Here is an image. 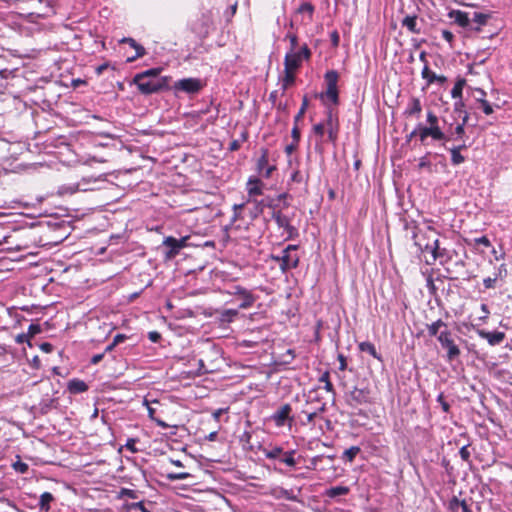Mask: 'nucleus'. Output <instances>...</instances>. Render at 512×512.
<instances>
[{"label": "nucleus", "instance_id": "nucleus-1", "mask_svg": "<svg viewBox=\"0 0 512 512\" xmlns=\"http://www.w3.org/2000/svg\"><path fill=\"white\" fill-rule=\"evenodd\" d=\"M407 229H410V226L407 225ZM412 229V239L414 240V245L418 248L419 251L430 252L432 262L426 260L427 264H432L438 258L443 257L446 254L445 248L439 247V240L437 238H433L432 236L436 234V231L431 226H427L425 229H421L417 225H413Z\"/></svg>", "mask_w": 512, "mask_h": 512}, {"label": "nucleus", "instance_id": "nucleus-2", "mask_svg": "<svg viewBox=\"0 0 512 512\" xmlns=\"http://www.w3.org/2000/svg\"><path fill=\"white\" fill-rule=\"evenodd\" d=\"M324 79L326 83V91L320 94V99L326 106L327 110L328 107H332L331 105H337L339 103L337 86L339 75L337 71L329 70L325 73Z\"/></svg>", "mask_w": 512, "mask_h": 512}, {"label": "nucleus", "instance_id": "nucleus-3", "mask_svg": "<svg viewBox=\"0 0 512 512\" xmlns=\"http://www.w3.org/2000/svg\"><path fill=\"white\" fill-rule=\"evenodd\" d=\"M312 52L307 44H303L297 51H287L284 57V67L297 71L303 61H308L311 58Z\"/></svg>", "mask_w": 512, "mask_h": 512}, {"label": "nucleus", "instance_id": "nucleus-4", "mask_svg": "<svg viewBox=\"0 0 512 512\" xmlns=\"http://www.w3.org/2000/svg\"><path fill=\"white\" fill-rule=\"evenodd\" d=\"M223 293L238 298L240 300L238 308L242 310L251 308L258 298L251 290L240 285H232Z\"/></svg>", "mask_w": 512, "mask_h": 512}, {"label": "nucleus", "instance_id": "nucleus-5", "mask_svg": "<svg viewBox=\"0 0 512 512\" xmlns=\"http://www.w3.org/2000/svg\"><path fill=\"white\" fill-rule=\"evenodd\" d=\"M267 206L273 209L272 211V219L276 222L277 226L280 229L284 230L286 239H291L297 233V230L294 226L291 225V219L285 215L281 209H277L276 205L272 203H268Z\"/></svg>", "mask_w": 512, "mask_h": 512}, {"label": "nucleus", "instance_id": "nucleus-6", "mask_svg": "<svg viewBox=\"0 0 512 512\" xmlns=\"http://www.w3.org/2000/svg\"><path fill=\"white\" fill-rule=\"evenodd\" d=\"M438 341L443 349L447 350V360L453 361L460 355V349L456 345L453 334L450 330H442L438 335Z\"/></svg>", "mask_w": 512, "mask_h": 512}, {"label": "nucleus", "instance_id": "nucleus-7", "mask_svg": "<svg viewBox=\"0 0 512 512\" xmlns=\"http://www.w3.org/2000/svg\"><path fill=\"white\" fill-rule=\"evenodd\" d=\"M133 81L137 85L139 91L146 95L156 93L162 90L165 86L164 79H150L142 77V75H135Z\"/></svg>", "mask_w": 512, "mask_h": 512}, {"label": "nucleus", "instance_id": "nucleus-8", "mask_svg": "<svg viewBox=\"0 0 512 512\" xmlns=\"http://www.w3.org/2000/svg\"><path fill=\"white\" fill-rule=\"evenodd\" d=\"M297 245H288L281 251V263L280 270L282 272H287L291 269H294L299 264V256L297 254Z\"/></svg>", "mask_w": 512, "mask_h": 512}, {"label": "nucleus", "instance_id": "nucleus-9", "mask_svg": "<svg viewBox=\"0 0 512 512\" xmlns=\"http://www.w3.org/2000/svg\"><path fill=\"white\" fill-rule=\"evenodd\" d=\"M204 87V82L198 78H184L174 83V90L181 91L186 94H197Z\"/></svg>", "mask_w": 512, "mask_h": 512}, {"label": "nucleus", "instance_id": "nucleus-10", "mask_svg": "<svg viewBox=\"0 0 512 512\" xmlns=\"http://www.w3.org/2000/svg\"><path fill=\"white\" fill-rule=\"evenodd\" d=\"M291 412V405L284 404L270 416V419L274 422L276 427H283L286 424L291 426L294 421V418L291 416Z\"/></svg>", "mask_w": 512, "mask_h": 512}, {"label": "nucleus", "instance_id": "nucleus-11", "mask_svg": "<svg viewBox=\"0 0 512 512\" xmlns=\"http://www.w3.org/2000/svg\"><path fill=\"white\" fill-rule=\"evenodd\" d=\"M324 125L325 129L327 130L328 140L332 143H335L338 137L339 124L333 107H328L326 110V120Z\"/></svg>", "mask_w": 512, "mask_h": 512}, {"label": "nucleus", "instance_id": "nucleus-12", "mask_svg": "<svg viewBox=\"0 0 512 512\" xmlns=\"http://www.w3.org/2000/svg\"><path fill=\"white\" fill-rule=\"evenodd\" d=\"M370 400V391L354 387L346 396L347 404L351 407H357L368 403Z\"/></svg>", "mask_w": 512, "mask_h": 512}, {"label": "nucleus", "instance_id": "nucleus-13", "mask_svg": "<svg viewBox=\"0 0 512 512\" xmlns=\"http://www.w3.org/2000/svg\"><path fill=\"white\" fill-rule=\"evenodd\" d=\"M276 169L274 165H269L268 150L262 149L261 156L257 160V171L263 178H270L273 171Z\"/></svg>", "mask_w": 512, "mask_h": 512}, {"label": "nucleus", "instance_id": "nucleus-14", "mask_svg": "<svg viewBox=\"0 0 512 512\" xmlns=\"http://www.w3.org/2000/svg\"><path fill=\"white\" fill-rule=\"evenodd\" d=\"M216 320L220 325H227L235 321L239 315L238 309H223L215 312Z\"/></svg>", "mask_w": 512, "mask_h": 512}, {"label": "nucleus", "instance_id": "nucleus-15", "mask_svg": "<svg viewBox=\"0 0 512 512\" xmlns=\"http://www.w3.org/2000/svg\"><path fill=\"white\" fill-rule=\"evenodd\" d=\"M427 123L429 124V126H427L429 129H433V131H437L436 134L434 135V140H448L445 133L441 130V128L439 126L438 117L434 112H432V111L427 112Z\"/></svg>", "mask_w": 512, "mask_h": 512}, {"label": "nucleus", "instance_id": "nucleus-16", "mask_svg": "<svg viewBox=\"0 0 512 512\" xmlns=\"http://www.w3.org/2000/svg\"><path fill=\"white\" fill-rule=\"evenodd\" d=\"M163 245L168 248V250L165 252L166 260L174 259L181 251L177 245L176 238L172 236L165 237L163 240Z\"/></svg>", "mask_w": 512, "mask_h": 512}, {"label": "nucleus", "instance_id": "nucleus-17", "mask_svg": "<svg viewBox=\"0 0 512 512\" xmlns=\"http://www.w3.org/2000/svg\"><path fill=\"white\" fill-rule=\"evenodd\" d=\"M477 333L481 338L487 340V342L492 346L500 344L505 338V334L500 331L489 332L485 330H478Z\"/></svg>", "mask_w": 512, "mask_h": 512}, {"label": "nucleus", "instance_id": "nucleus-18", "mask_svg": "<svg viewBox=\"0 0 512 512\" xmlns=\"http://www.w3.org/2000/svg\"><path fill=\"white\" fill-rule=\"evenodd\" d=\"M265 207L264 201H257V200H251L248 199L245 204V209L249 212V217L251 220L256 219L259 217L260 214H262L263 209Z\"/></svg>", "mask_w": 512, "mask_h": 512}, {"label": "nucleus", "instance_id": "nucleus-19", "mask_svg": "<svg viewBox=\"0 0 512 512\" xmlns=\"http://www.w3.org/2000/svg\"><path fill=\"white\" fill-rule=\"evenodd\" d=\"M263 182L257 177H250L247 182V193L249 197L262 195L263 193Z\"/></svg>", "mask_w": 512, "mask_h": 512}, {"label": "nucleus", "instance_id": "nucleus-20", "mask_svg": "<svg viewBox=\"0 0 512 512\" xmlns=\"http://www.w3.org/2000/svg\"><path fill=\"white\" fill-rule=\"evenodd\" d=\"M421 75H422L423 79L427 80L428 85H430L434 82H438V83L442 84L447 80V78L445 76L437 75L436 73L431 71L427 64L422 69Z\"/></svg>", "mask_w": 512, "mask_h": 512}, {"label": "nucleus", "instance_id": "nucleus-21", "mask_svg": "<svg viewBox=\"0 0 512 512\" xmlns=\"http://www.w3.org/2000/svg\"><path fill=\"white\" fill-rule=\"evenodd\" d=\"M401 24L403 27H406L411 33H414V34L421 33V28L418 26L416 15L405 16L403 18V20L401 21Z\"/></svg>", "mask_w": 512, "mask_h": 512}, {"label": "nucleus", "instance_id": "nucleus-22", "mask_svg": "<svg viewBox=\"0 0 512 512\" xmlns=\"http://www.w3.org/2000/svg\"><path fill=\"white\" fill-rule=\"evenodd\" d=\"M422 111V105L418 98H411L408 106L405 110V115L407 116H417L419 117Z\"/></svg>", "mask_w": 512, "mask_h": 512}, {"label": "nucleus", "instance_id": "nucleus-23", "mask_svg": "<svg viewBox=\"0 0 512 512\" xmlns=\"http://www.w3.org/2000/svg\"><path fill=\"white\" fill-rule=\"evenodd\" d=\"M68 390L70 393L78 394L88 390V385L80 379H72L68 382Z\"/></svg>", "mask_w": 512, "mask_h": 512}, {"label": "nucleus", "instance_id": "nucleus-24", "mask_svg": "<svg viewBox=\"0 0 512 512\" xmlns=\"http://www.w3.org/2000/svg\"><path fill=\"white\" fill-rule=\"evenodd\" d=\"M448 329L447 324L442 321L441 319H438L437 321L427 325V331L429 336L434 337L436 336L438 338L439 333L442 330Z\"/></svg>", "mask_w": 512, "mask_h": 512}, {"label": "nucleus", "instance_id": "nucleus-25", "mask_svg": "<svg viewBox=\"0 0 512 512\" xmlns=\"http://www.w3.org/2000/svg\"><path fill=\"white\" fill-rule=\"evenodd\" d=\"M309 179V174L307 172H303L299 169V167H295L290 175V182L293 183H307Z\"/></svg>", "mask_w": 512, "mask_h": 512}, {"label": "nucleus", "instance_id": "nucleus-26", "mask_svg": "<svg viewBox=\"0 0 512 512\" xmlns=\"http://www.w3.org/2000/svg\"><path fill=\"white\" fill-rule=\"evenodd\" d=\"M296 71L284 67V76L281 80L282 90L285 91L294 84Z\"/></svg>", "mask_w": 512, "mask_h": 512}, {"label": "nucleus", "instance_id": "nucleus-27", "mask_svg": "<svg viewBox=\"0 0 512 512\" xmlns=\"http://www.w3.org/2000/svg\"><path fill=\"white\" fill-rule=\"evenodd\" d=\"M324 411H325V405H322L317 411H313V412H308V411L303 410L302 414H304L305 418L301 419L300 423L304 426L313 424L317 415Z\"/></svg>", "mask_w": 512, "mask_h": 512}, {"label": "nucleus", "instance_id": "nucleus-28", "mask_svg": "<svg viewBox=\"0 0 512 512\" xmlns=\"http://www.w3.org/2000/svg\"><path fill=\"white\" fill-rule=\"evenodd\" d=\"M359 350L362 352L369 353L372 357L377 360H382L381 355L377 352L375 345L369 341L361 342L359 344Z\"/></svg>", "mask_w": 512, "mask_h": 512}, {"label": "nucleus", "instance_id": "nucleus-29", "mask_svg": "<svg viewBox=\"0 0 512 512\" xmlns=\"http://www.w3.org/2000/svg\"><path fill=\"white\" fill-rule=\"evenodd\" d=\"M295 454H296L295 450L284 451L282 453L281 457L279 458V462H281L289 467H295L297 464V461L295 459Z\"/></svg>", "mask_w": 512, "mask_h": 512}, {"label": "nucleus", "instance_id": "nucleus-30", "mask_svg": "<svg viewBox=\"0 0 512 512\" xmlns=\"http://www.w3.org/2000/svg\"><path fill=\"white\" fill-rule=\"evenodd\" d=\"M348 493L349 488L346 486H334L325 491V495L329 498L347 495Z\"/></svg>", "mask_w": 512, "mask_h": 512}, {"label": "nucleus", "instance_id": "nucleus-31", "mask_svg": "<svg viewBox=\"0 0 512 512\" xmlns=\"http://www.w3.org/2000/svg\"><path fill=\"white\" fill-rule=\"evenodd\" d=\"M54 500L53 495L50 492H44L40 496L39 508L42 511L48 512L50 510V503Z\"/></svg>", "mask_w": 512, "mask_h": 512}, {"label": "nucleus", "instance_id": "nucleus-32", "mask_svg": "<svg viewBox=\"0 0 512 512\" xmlns=\"http://www.w3.org/2000/svg\"><path fill=\"white\" fill-rule=\"evenodd\" d=\"M144 404L147 407L148 417L152 421H154L157 426H159L161 428H164V429L169 427V425L166 422H164L163 420L155 417L156 410L153 407L150 406V404H149V402L147 400L144 401Z\"/></svg>", "mask_w": 512, "mask_h": 512}, {"label": "nucleus", "instance_id": "nucleus-33", "mask_svg": "<svg viewBox=\"0 0 512 512\" xmlns=\"http://www.w3.org/2000/svg\"><path fill=\"white\" fill-rule=\"evenodd\" d=\"M418 136L421 142H424L428 137H431L434 140V135L437 131H433V129H429L422 124L417 125Z\"/></svg>", "mask_w": 512, "mask_h": 512}, {"label": "nucleus", "instance_id": "nucleus-34", "mask_svg": "<svg viewBox=\"0 0 512 512\" xmlns=\"http://www.w3.org/2000/svg\"><path fill=\"white\" fill-rule=\"evenodd\" d=\"M360 451L361 449L359 446H351L343 452L341 458L344 461L352 463Z\"/></svg>", "mask_w": 512, "mask_h": 512}, {"label": "nucleus", "instance_id": "nucleus-35", "mask_svg": "<svg viewBox=\"0 0 512 512\" xmlns=\"http://www.w3.org/2000/svg\"><path fill=\"white\" fill-rule=\"evenodd\" d=\"M297 13L306 15L308 22H311L314 14V6L310 2H304L297 9Z\"/></svg>", "mask_w": 512, "mask_h": 512}, {"label": "nucleus", "instance_id": "nucleus-36", "mask_svg": "<svg viewBox=\"0 0 512 512\" xmlns=\"http://www.w3.org/2000/svg\"><path fill=\"white\" fill-rule=\"evenodd\" d=\"M466 84V80L461 78V79H458L452 90H451V96L453 99H462V92H463V88Z\"/></svg>", "mask_w": 512, "mask_h": 512}, {"label": "nucleus", "instance_id": "nucleus-37", "mask_svg": "<svg viewBox=\"0 0 512 512\" xmlns=\"http://www.w3.org/2000/svg\"><path fill=\"white\" fill-rule=\"evenodd\" d=\"M262 451L267 459H278V460L281 457L282 453L284 452L283 448L280 446H274L271 449L263 448Z\"/></svg>", "mask_w": 512, "mask_h": 512}, {"label": "nucleus", "instance_id": "nucleus-38", "mask_svg": "<svg viewBox=\"0 0 512 512\" xmlns=\"http://www.w3.org/2000/svg\"><path fill=\"white\" fill-rule=\"evenodd\" d=\"M487 19H488V15L480 13V12H475L474 13V17H473V22L476 23L477 26L476 27H472L471 29L476 31V32H480L481 31V26L486 24Z\"/></svg>", "mask_w": 512, "mask_h": 512}, {"label": "nucleus", "instance_id": "nucleus-39", "mask_svg": "<svg viewBox=\"0 0 512 512\" xmlns=\"http://www.w3.org/2000/svg\"><path fill=\"white\" fill-rule=\"evenodd\" d=\"M454 20L461 27H468L470 25L468 14L463 11H456L454 13Z\"/></svg>", "mask_w": 512, "mask_h": 512}, {"label": "nucleus", "instance_id": "nucleus-40", "mask_svg": "<svg viewBox=\"0 0 512 512\" xmlns=\"http://www.w3.org/2000/svg\"><path fill=\"white\" fill-rule=\"evenodd\" d=\"M451 154V163L454 166H458L465 162V157L461 154V151H459V148H450L449 149Z\"/></svg>", "mask_w": 512, "mask_h": 512}, {"label": "nucleus", "instance_id": "nucleus-41", "mask_svg": "<svg viewBox=\"0 0 512 512\" xmlns=\"http://www.w3.org/2000/svg\"><path fill=\"white\" fill-rule=\"evenodd\" d=\"M123 41L129 43L130 46L136 50V55L132 58H129L128 59L129 61L134 60L135 58H138V57H142L145 54L144 47L139 45L134 39L125 38Z\"/></svg>", "mask_w": 512, "mask_h": 512}, {"label": "nucleus", "instance_id": "nucleus-42", "mask_svg": "<svg viewBox=\"0 0 512 512\" xmlns=\"http://www.w3.org/2000/svg\"><path fill=\"white\" fill-rule=\"evenodd\" d=\"M468 119H469V114L468 112H464V116L462 117V122L459 123L456 127H455V135L457 136L456 139L458 138H462L464 133H465V125L466 123L468 122Z\"/></svg>", "mask_w": 512, "mask_h": 512}, {"label": "nucleus", "instance_id": "nucleus-43", "mask_svg": "<svg viewBox=\"0 0 512 512\" xmlns=\"http://www.w3.org/2000/svg\"><path fill=\"white\" fill-rule=\"evenodd\" d=\"M319 382L324 383V389L327 392L335 393L334 386L330 381V374L328 371H325L319 378Z\"/></svg>", "mask_w": 512, "mask_h": 512}, {"label": "nucleus", "instance_id": "nucleus-44", "mask_svg": "<svg viewBox=\"0 0 512 512\" xmlns=\"http://www.w3.org/2000/svg\"><path fill=\"white\" fill-rule=\"evenodd\" d=\"M285 40H288L290 43V48L288 51H297L299 49L298 46V36L295 33L288 32L285 35Z\"/></svg>", "mask_w": 512, "mask_h": 512}, {"label": "nucleus", "instance_id": "nucleus-45", "mask_svg": "<svg viewBox=\"0 0 512 512\" xmlns=\"http://www.w3.org/2000/svg\"><path fill=\"white\" fill-rule=\"evenodd\" d=\"M307 108H308V99L306 96H304L302 105H301L298 113L294 117V123H298L303 118Z\"/></svg>", "mask_w": 512, "mask_h": 512}, {"label": "nucleus", "instance_id": "nucleus-46", "mask_svg": "<svg viewBox=\"0 0 512 512\" xmlns=\"http://www.w3.org/2000/svg\"><path fill=\"white\" fill-rule=\"evenodd\" d=\"M162 71L161 68H151V69H148L146 71H143L141 73H138L137 75H142V77H145V78H150V79H158V75L160 74V72Z\"/></svg>", "mask_w": 512, "mask_h": 512}, {"label": "nucleus", "instance_id": "nucleus-47", "mask_svg": "<svg viewBox=\"0 0 512 512\" xmlns=\"http://www.w3.org/2000/svg\"><path fill=\"white\" fill-rule=\"evenodd\" d=\"M190 476H191L190 473H187V472L168 473L167 479L171 480V481L185 480V479H188Z\"/></svg>", "mask_w": 512, "mask_h": 512}, {"label": "nucleus", "instance_id": "nucleus-48", "mask_svg": "<svg viewBox=\"0 0 512 512\" xmlns=\"http://www.w3.org/2000/svg\"><path fill=\"white\" fill-rule=\"evenodd\" d=\"M12 467H13V469H14L16 472L21 473V474H25V473H27V471H28V469H29L28 464H27V463H24V462H22V461H20V460H18V461H16V462H14V463L12 464Z\"/></svg>", "mask_w": 512, "mask_h": 512}, {"label": "nucleus", "instance_id": "nucleus-49", "mask_svg": "<svg viewBox=\"0 0 512 512\" xmlns=\"http://www.w3.org/2000/svg\"><path fill=\"white\" fill-rule=\"evenodd\" d=\"M476 101L481 104L483 112L486 115H490V114L493 113V107L491 106V104L486 99L476 98Z\"/></svg>", "mask_w": 512, "mask_h": 512}, {"label": "nucleus", "instance_id": "nucleus-50", "mask_svg": "<svg viewBox=\"0 0 512 512\" xmlns=\"http://www.w3.org/2000/svg\"><path fill=\"white\" fill-rule=\"evenodd\" d=\"M80 190H86V188H81L80 187V184H71V185H68V186H63L61 188V193H69V194H73L77 191H80Z\"/></svg>", "mask_w": 512, "mask_h": 512}, {"label": "nucleus", "instance_id": "nucleus-51", "mask_svg": "<svg viewBox=\"0 0 512 512\" xmlns=\"http://www.w3.org/2000/svg\"><path fill=\"white\" fill-rule=\"evenodd\" d=\"M246 140H247V133L243 132L242 133L241 141L240 140H233V141H231V143L229 145V150L230 151H237V150H239L240 147H241V143L246 141Z\"/></svg>", "mask_w": 512, "mask_h": 512}, {"label": "nucleus", "instance_id": "nucleus-52", "mask_svg": "<svg viewBox=\"0 0 512 512\" xmlns=\"http://www.w3.org/2000/svg\"><path fill=\"white\" fill-rule=\"evenodd\" d=\"M464 108H465V104H464L463 100L462 99H456V101L454 103V107H453L454 112L455 113H459V115L461 117H463L464 116V112H466L464 110Z\"/></svg>", "mask_w": 512, "mask_h": 512}, {"label": "nucleus", "instance_id": "nucleus-53", "mask_svg": "<svg viewBox=\"0 0 512 512\" xmlns=\"http://www.w3.org/2000/svg\"><path fill=\"white\" fill-rule=\"evenodd\" d=\"M41 331H42V329H41V326L39 324L32 323L28 327L27 334L29 335V338H32L35 335L41 333Z\"/></svg>", "mask_w": 512, "mask_h": 512}, {"label": "nucleus", "instance_id": "nucleus-54", "mask_svg": "<svg viewBox=\"0 0 512 512\" xmlns=\"http://www.w3.org/2000/svg\"><path fill=\"white\" fill-rule=\"evenodd\" d=\"M498 275H495L494 277H487L483 280V285L486 289H492L495 287V284L497 282Z\"/></svg>", "mask_w": 512, "mask_h": 512}, {"label": "nucleus", "instance_id": "nucleus-55", "mask_svg": "<svg viewBox=\"0 0 512 512\" xmlns=\"http://www.w3.org/2000/svg\"><path fill=\"white\" fill-rule=\"evenodd\" d=\"M436 401L441 405V408L445 413L449 412L450 405L448 404V402L445 401L443 393H440L437 396Z\"/></svg>", "mask_w": 512, "mask_h": 512}, {"label": "nucleus", "instance_id": "nucleus-56", "mask_svg": "<svg viewBox=\"0 0 512 512\" xmlns=\"http://www.w3.org/2000/svg\"><path fill=\"white\" fill-rule=\"evenodd\" d=\"M244 209H245V204H235L233 206L234 214H233L232 220L235 221L236 219L240 218L241 212Z\"/></svg>", "mask_w": 512, "mask_h": 512}, {"label": "nucleus", "instance_id": "nucleus-57", "mask_svg": "<svg viewBox=\"0 0 512 512\" xmlns=\"http://www.w3.org/2000/svg\"><path fill=\"white\" fill-rule=\"evenodd\" d=\"M459 455L463 461H466V462L469 461L471 455H470V451L468 449V445H465L460 449Z\"/></svg>", "mask_w": 512, "mask_h": 512}, {"label": "nucleus", "instance_id": "nucleus-58", "mask_svg": "<svg viewBox=\"0 0 512 512\" xmlns=\"http://www.w3.org/2000/svg\"><path fill=\"white\" fill-rule=\"evenodd\" d=\"M452 503L460 505L462 512H472L466 500H458L457 498H454Z\"/></svg>", "mask_w": 512, "mask_h": 512}, {"label": "nucleus", "instance_id": "nucleus-59", "mask_svg": "<svg viewBox=\"0 0 512 512\" xmlns=\"http://www.w3.org/2000/svg\"><path fill=\"white\" fill-rule=\"evenodd\" d=\"M313 132L319 137H323L325 133V125L324 123H318L313 126Z\"/></svg>", "mask_w": 512, "mask_h": 512}, {"label": "nucleus", "instance_id": "nucleus-60", "mask_svg": "<svg viewBox=\"0 0 512 512\" xmlns=\"http://www.w3.org/2000/svg\"><path fill=\"white\" fill-rule=\"evenodd\" d=\"M480 309H481V315L479 316V319L481 321L485 322L490 314V311L488 309V306L484 303L481 304Z\"/></svg>", "mask_w": 512, "mask_h": 512}, {"label": "nucleus", "instance_id": "nucleus-61", "mask_svg": "<svg viewBox=\"0 0 512 512\" xmlns=\"http://www.w3.org/2000/svg\"><path fill=\"white\" fill-rule=\"evenodd\" d=\"M15 341L18 344H23V343L27 342L30 345V338H29V335L27 333L18 334L15 337Z\"/></svg>", "mask_w": 512, "mask_h": 512}, {"label": "nucleus", "instance_id": "nucleus-62", "mask_svg": "<svg viewBox=\"0 0 512 512\" xmlns=\"http://www.w3.org/2000/svg\"><path fill=\"white\" fill-rule=\"evenodd\" d=\"M474 242L478 245H483L484 247H487V248L491 246V242L486 236H481L479 238H475Z\"/></svg>", "mask_w": 512, "mask_h": 512}, {"label": "nucleus", "instance_id": "nucleus-63", "mask_svg": "<svg viewBox=\"0 0 512 512\" xmlns=\"http://www.w3.org/2000/svg\"><path fill=\"white\" fill-rule=\"evenodd\" d=\"M136 439L134 438H128L125 444V447L132 453L137 452V449L135 447Z\"/></svg>", "mask_w": 512, "mask_h": 512}, {"label": "nucleus", "instance_id": "nucleus-64", "mask_svg": "<svg viewBox=\"0 0 512 512\" xmlns=\"http://www.w3.org/2000/svg\"><path fill=\"white\" fill-rule=\"evenodd\" d=\"M131 507L140 512H151L142 501L133 503Z\"/></svg>", "mask_w": 512, "mask_h": 512}]
</instances>
